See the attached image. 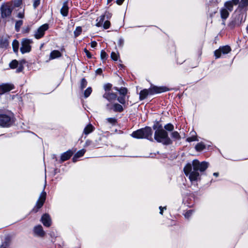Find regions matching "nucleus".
<instances>
[{
  "instance_id": "nucleus-1",
  "label": "nucleus",
  "mask_w": 248,
  "mask_h": 248,
  "mask_svg": "<svg viewBox=\"0 0 248 248\" xmlns=\"http://www.w3.org/2000/svg\"><path fill=\"white\" fill-rule=\"evenodd\" d=\"M208 167V163L205 161L200 162L199 160L195 159L192 163L187 164L184 168V171L185 174L189 177L191 182L197 181L200 178V173L204 171Z\"/></svg>"
},
{
  "instance_id": "nucleus-2",
  "label": "nucleus",
  "mask_w": 248,
  "mask_h": 248,
  "mask_svg": "<svg viewBox=\"0 0 248 248\" xmlns=\"http://www.w3.org/2000/svg\"><path fill=\"white\" fill-rule=\"evenodd\" d=\"M169 89L165 86L157 87L154 86L150 88L149 90L144 89L140 92V99L142 100L146 98L149 94L159 93L169 91Z\"/></svg>"
},
{
  "instance_id": "nucleus-3",
  "label": "nucleus",
  "mask_w": 248,
  "mask_h": 248,
  "mask_svg": "<svg viewBox=\"0 0 248 248\" xmlns=\"http://www.w3.org/2000/svg\"><path fill=\"white\" fill-rule=\"evenodd\" d=\"M154 138L157 142H161L164 145H170L172 143V140L168 136V133L165 130H155Z\"/></svg>"
},
{
  "instance_id": "nucleus-4",
  "label": "nucleus",
  "mask_w": 248,
  "mask_h": 248,
  "mask_svg": "<svg viewBox=\"0 0 248 248\" xmlns=\"http://www.w3.org/2000/svg\"><path fill=\"white\" fill-rule=\"evenodd\" d=\"M152 130L150 127H146L144 128L139 129L133 132L131 136L136 139H152Z\"/></svg>"
},
{
  "instance_id": "nucleus-5",
  "label": "nucleus",
  "mask_w": 248,
  "mask_h": 248,
  "mask_svg": "<svg viewBox=\"0 0 248 248\" xmlns=\"http://www.w3.org/2000/svg\"><path fill=\"white\" fill-rule=\"evenodd\" d=\"M244 14L240 11L238 12L237 10H235L232 15V19L229 23L228 26L231 29H233L235 27L240 26L243 22L246 19V15H245L244 20H243Z\"/></svg>"
},
{
  "instance_id": "nucleus-6",
  "label": "nucleus",
  "mask_w": 248,
  "mask_h": 248,
  "mask_svg": "<svg viewBox=\"0 0 248 248\" xmlns=\"http://www.w3.org/2000/svg\"><path fill=\"white\" fill-rule=\"evenodd\" d=\"M14 9L12 2L3 3L0 8L1 17L2 18L9 17Z\"/></svg>"
},
{
  "instance_id": "nucleus-7",
  "label": "nucleus",
  "mask_w": 248,
  "mask_h": 248,
  "mask_svg": "<svg viewBox=\"0 0 248 248\" xmlns=\"http://www.w3.org/2000/svg\"><path fill=\"white\" fill-rule=\"evenodd\" d=\"M13 115L11 113L0 114V125L2 127L10 126L13 123Z\"/></svg>"
},
{
  "instance_id": "nucleus-8",
  "label": "nucleus",
  "mask_w": 248,
  "mask_h": 248,
  "mask_svg": "<svg viewBox=\"0 0 248 248\" xmlns=\"http://www.w3.org/2000/svg\"><path fill=\"white\" fill-rule=\"evenodd\" d=\"M46 192H45L44 190L41 193L40 197L36 202L35 206L32 209V211L34 212H37L38 211V210L43 206L46 201Z\"/></svg>"
},
{
  "instance_id": "nucleus-9",
  "label": "nucleus",
  "mask_w": 248,
  "mask_h": 248,
  "mask_svg": "<svg viewBox=\"0 0 248 248\" xmlns=\"http://www.w3.org/2000/svg\"><path fill=\"white\" fill-rule=\"evenodd\" d=\"M231 51V48L229 46H220L218 49L214 52L216 59L220 58L222 54L225 55L229 53Z\"/></svg>"
},
{
  "instance_id": "nucleus-10",
  "label": "nucleus",
  "mask_w": 248,
  "mask_h": 248,
  "mask_svg": "<svg viewBox=\"0 0 248 248\" xmlns=\"http://www.w3.org/2000/svg\"><path fill=\"white\" fill-rule=\"evenodd\" d=\"M231 51V48L229 46H220L218 49L214 52L216 59L220 58L222 54L225 55L229 53Z\"/></svg>"
},
{
  "instance_id": "nucleus-11",
  "label": "nucleus",
  "mask_w": 248,
  "mask_h": 248,
  "mask_svg": "<svg viewBox=\"0 0 248 248\" xmlns=\"http://www.w3.org/2000/svg\"><path fill=\"white\" fill-rule=\"evenodd\" d=\"M31 41L27 39H24L22 41V46L20 48V51L22 54L29 52L31 50V46L30 45Z\"/></svg>"
},
{
  "instance_id": "nucleus-12",
  "label": "nucleus",
  "mask_w": 248,
  "mask_h": 248,
  "mask_svg": "<svg viewBox=\"0 0 248 248\" xmlns=\"http://www.w3.org/2000/svg\"><path fill=\"white\" fill-rule=\"evenodd\" d=\"M48 29V25L47 24H45L40 27L35 32L34 36L36 39H40L42 38L45 32Z\"/></svg>"
},
{
  "instance_id": "nucleus-13",
  "label": "nucleus",
  "mask_w": 248,
  "mask_h": 248,
  "mask_svg": "<svg viewBox=\"0 0 248 248\" xmlns=\"http://www.w3.org/2000/svg\"><path fill=\"white\" fill-rule=\"evenodd\" d=\"M239 0H230L224 3V7L229 12H232L233 9V6L236 5L239 3Z\"/></svg>"
},
{
  "instance_id": "nucleus-14",
  "label": "nucleus",
  "mask_w": 248,
  "mask_h": 248,
  "mask_svg": "<svg viewBox=\"0 0 248 248\" xmlns=\"http://www.w3.org/2000/svg\"><path fill=\"white\" fill-rule=\"evenodd\" d=\"M14 88L13 84L5 83L0 85V94H4L5 93L10 91Z\"/></svg>"
},
{
  "instance_id": "nucleus-15",
  "label": "nucleus",
  "mask_w": 248,
  "mask_h": 248,
  "mask_svg": "<svg viewBox=\"0 0 248 248\" xmlns=\"http://www.w3.org/2000/svg\"><path fill=\"white\" fill-rule=\"evenodd\" d=\"M107 108L109 110L113 109L115 112H121L124 110L123 106L118 103H115L112 105H110L109 104H107Z\"/></svg>"
},
{
  "instance_id": "nucleus-16",
  "label": "nucleus",
  "mask_w": 248,
  "mask_h": 248,
  "mask_svg": "<svg viewBox=\"0 0 248 248\" xmlns=\"http://www.w3.org/2000/svg\"><path fill=\"white\" fill-rule=\"evenodd\" d=\"M41 221L43 225L47 227H49L51 224V220L50 216L45 214L41 217Z\"/></svg>"
},
{
  "instance_id": "nucleus-17",
  "label": "nucleus",
  "mask_w": 248,
  "mask_h": 248,
  "mask_svg": "<svg viewBox=\"0 0 248 248\" xmlns=\"http://www.w3.org/2000/svg\"><path fill=\"white\" fill-rule=\"evenodd\" d=\"M74 152L71 150H69L62 154L61 156V162H64L68 160L73 155Z\"/></svg>"
},
{
  "instance_id": "nucleus-18",
  "label": "nucleus",
  "mask_w": 248,
  "mask_h": 248,
  "mask_svg": "<svg viewBox=\"0 0 248 248\" xmlns=\"http://www.w3.org/2000/svg\"><path fill=\"white\" fill-rule=\"evenodd\" d=\"M35 235L39 237H43L45 232L43 229V227L41 225H38L35 226L33 229Z\"/></svg>"
},
{
  "instance_id": "nucleus-19",
  "label": "nucleus",
  "mask_w": 248,
  "mask_h": 248,
  "mask_svg": "<svg viewBox=\"0 0 248 248\" xmlns=\"http://www.w3.org/2000/svg\"><path fill=\"white\" fill-rule=\"evenodd\" d=\"M220 16L222 19L223 21V24H225V20L229 17L230 13L229 11L225 8L224 7H222L220 10Z\"/></svg>"
},
{
  "instance_id": "nucleus-20",
  "label": "nucleus",
  "mask_w": 248,
  "mask_h": 248,
  "mask_svg": "<svg viewBox=\"0 0 248 248\" xmlns=\"http://www.w3.org/2000/svg\"><path fill=\"white\" fill-rule=\"evenodd\" d=\"M103 97L107 99L108 101L114 100L117 98L116 93L112 92H106L103 95Z\"/></svg>"
},
{
  "instance_id": "nucleus-21",
  "label": "nucleus",
  "mask_w": 248,
  "mask_h": 248,
  "mask_svg": "<svg viewBox=\"0 0 248 248\" xmlns=\"http://www.w3.org/2000/svg\"><path fill=\"white\" fill-rule=\"evenodd\" d=\"M69 8L67 5V2H65L63 4V6L61 9V14L64 16H66L68 15Z\"/></svg>"
},
{
  "instance_id": "nucleus-22",
  "label": "nucleus",
  "mask_w": 248,
  "mask_h": 248,
  "mask_svg": "<svg viewBox=\"0 0 248 248\" xmlns=\"http://www.w3.org/2000/svg\"><path fill=\"white\" fill-rule=\"evenodd\" d=\"M9 46L8 38L2 37L0 40V47L6 48Z\"/></svg>"
},
{
  "instance_id": "nucleus-23",
  "label": "nucleus",
  "mask_w": 248,
  "mask_h": 248,
  "mask_svg": "<svg viewBox=\"0 0 248 248\" xmlns=\"http://www.w3.org/2000/svg\"><path fill=\"white\" fill-rule=\"evenodd\" d=\"M94 129V127L92 124H89L84 128L83 133L87 135L93 131Z\"/></svg>"
},
{
  "instance_id": "nucleus-24",
  "label": "nucleus",
  "mask_w": 248,
  "mask_h": 248,
  "mask_svg": "<svg viewBox=\"0 0 248 248\" xmlns=\"http://www.w3.org/2000/svg\"><path fill=\"white\" fill-rule=\"evenodd\" d=\"M86 150L85 149H82L78 151L74 156L73 158V161L76 162L77 161L78 158L82 156L85 154Z\"/></svg>"
},
{
  "instance_id": "nucleus-25",
  "label": "nucleus",
  "mask_w": 248,
  "mask_h": 248,
  "mask_svg": "<svg viewBox=\"0 0 248 248\" xmlns=\"http://www.w3.org/2000/svg\"><path fill=\"white\" fill-rule=\"evenodd\" d=\"M62 56L61 52L57 50L52 51L50 54V59H54L57 58H59Z\"/></svg>"
},
{
  "instance_id": "nucleus-26",
  "label": "nucleus",
  "mask_w": 248,
  "mask_h": 248,
  "mask_svg": "<svg viewBox=\"0 0 248 248\" xmlns=\"http://www.w3.org/2000/svg\"><path fill=\"white\" fill-rule=\"evenodd\" d=\"M238 4V8L243 9L248 6V0H241Z\"/></svg>"
},
{
  "instance_id": "nucleus-27",
  "label": "nucleus",
  "mask_w": 248,
  "mask_h": 248,
  "mask_svg": "<svg viewBox=\"0 0 248 248\" xmlns=\"http://www.w3.org/2000/svg\"><path fill=\"white\" fill-rule=\"evenodd\" d=\"M12 46L15 53H17L19 47V42L16 40H14L12 43Z\"/></svg>"
},
{
  "instance_id": "nucleus-28",
  "label": "nucleus",
  "mask_w": 248,
  "mask_h": 248,
  "mask_svg": "<svg viewBox=\"0 0 248 248\" xmlns=\"http://www.w3.org/2000/svg\"><path fill=\"white\" fill-rule=\"evenodd\" d=\"M171 137L175 140H180L181 136L179 133L177 131H173L171 133Z\"/></svg>"
},
{
  "instance_id": "nucleus-29",
  "label": "nucleus",
  "mask_w": 248,
  "mask_h": 248,
  "mask_svg": "<svg viewBox=\"0 0 248 248\" xmlns=\"http://www.w3.org/2000/svg\"><path fill=\"white\" fill-rule=\"evenodd\" d=\"M205 148V145L202 142L198 143L195 146V149L197 151H201Z\"/></svg>"
},
{
  "instance_id": "nucleus-30",
  "label": "nucleus",
  "mask_w": 248,
  "mask_h": 248,
  "mask_svg": "<svg viewBox=\"0 0 248 248\" xmlns=\"http://www.w3.org/2000/svg\"><path fill=\"white\" fill-rule=\"evenodd\" d=\"M114 89L119 91L120 93L124 96H125L127 93V90L125 88H121L119 89L118 88L115 87Z\"/></svg>"
},
{
  "instance_id": "nucleus-31",
  "label": "nucleus",
  "mask_w": 248,
  "mask_h": 248,
  "mask_svg": "<svg viewBox=\"0 0 248 248\" xmlns=\"http://www.w3.org/2000/svg\"><path fill=\"white\" fill-rule=\"evenodd\" d=\"M23 24V21L22 20H19L16 21L15 24V29L16 31H19L20 30V28L21 26Z\"/></svg>"
},
{
  "instance_id": "nucleus-32",
  "label": "nucleus",
  "mask_w": 248,
  "mask_h": 248,
  "mask_svg": "<svg viewBox=\"0 0 248 248\" xmlns=\"http://www.w3.org/2000/svg\"><path fill=\"white\" fill-rule=\"evenodd\" d=\"M82 32V28L81 27H77L74 31V36L75 37L78 36Z\"/></svg>"
},
{
  "instance_id": "nucleus-33",
  "label": "nucleus",
  "mask_w": 248,
  "mask_h": 248,
  "mask_svg": "<svg viewBox=\"0 0 248 248\" xmlns=\"http://www.w3.org/2000/svg\"><path fill=\"white\" fill-rule=\"evenodd\" d=\"M18 62L16 60H13L9 64V66L12 69H15L18 66Z\"/></svg>"
},
{
  "instance_id": "nucleus-34",
  "label": "nucleus",
  "mask_w": 248,
  "mask_h": 248,
  "mask_svg": "<svg viewBox=\"0 0 248 248\" xmlns=\"http://www.w3.org/2000/svg\"><path fill=\"white\" fill-rule=\"evenodd\" d=\"M164 128L169 131H172L174 129L173 125L171 124H168L164 126Z\"/></svg>"
},
{
  "instance_id": "nucleus-35",
  "label": "nucleus",
  "mask_w": 248,
  "mask_h": 248,
  "mask_svg": "<svg viewBox=\"0 0 248 248\" xmlns=\"http://www.w3.org/2000/svg\"><path fill=\"white\" fill-rule=\"evenodd\" d=\"M92 89L91 87H88L84 93V95L85 98L88 97L90 96L91 93H92Z\"/></svg>"
},
{
  "instance_id": "nucleus-36",
  "label": "nucleus",
  "mask_w": 248,
  "mask_h": 248,
  "mask_svg": "<svg viewBox=\"0 0 248 248\" xmlns=\"http://www.w3.org/2000/svg\"><path fill=\"white\" fill-rule=\"evenodd\" d=\"M87 85V81L85 79V78H83L81 80V83H80V89L81 90H83L84 88H85Z\"/></svg>"
},
{
  "instance_id": "nucleus-37",
  "label": "nucleus",
  "mask_w": 248,
  "mask_h": 248,
  "mask_svg": "<svg viewBox=\"0 0 248 248\" xmlns=\"http://www.w3.org/2000/svg\"><path fill=\"white\" fill-rule=\"evenodd\" d=\"M107 121L112 125H115L117 123V120L115 118H108L106 119Z\"/></svg>"
},
{
  "instance_id": "nucleus-38",
  "label": "nucleus",
  "mask_w": 248,
  "mask_h": 248,
  "mask_svg": "<svg viewBox=\"0 0 248 248\" xmlns=\"http://www.w3.org/2000/svg\"><path fill=\"white\" fill-rule=\"evenodd\" d=\"M198 140L196 136L192 135V136L188 137L186 139V141L188 142H192L193 141H198Z\"/></svg>"
},
{
  "instance_id": "nucleus-39",
  "label": "nucleus",
  "mask_w": 248,
  "mask_h": 248,
  "mask_svg": "<svg viewBox=\"0 0 248 248\" xmlns=\"http://www.w3.org/2000/svg\"><path fill=\"white\" fill-rule=\"evenodd\" d=\"M100 56H101V60H102L103 61L106 60L107 59V54L106 52L104 50H102L101 51Z\"/></svg>"
},
{
  "instance_id": "nucleus-40",
  "label": "nucleus",
  "mask_w": 248,
  "mask_h": 248,
  "mask_svg": "<svg viewBox=\"0 0 248 248\" xmlns=\"http://www.w3.org/2000/svg\"><path fill=\"white\" fill-rule=\"evenodd\" d=\"M41 0H32L33 7L36 9L40 4Z\"/></svg>"
},
{
  "instance_id": "nucleus-41",
  "label": "nucleus",
  "mask_w": 248,
  "mask_h": 248,
  "mask_svg": "<svg viewBox=\"0 0 248 248\" xmlns=\"http://www.w3.org/2000/svg\"><path fill=\"white\" fill-rule=\"evenodd\" d=\"M193 210H189L187 211L185 214V217L186 218H188L193 214Z\"/></svg>"
},
{
  "instance_id": "nucleus-42",
  "label": "nucleus",
  "mask_w": 248,
  "mask_h": 248,
  "mask_svg": "<svg viewBox=\"0 0 248 248\" xmlns=\"http://www.w3.org/2000/svg\"><path fill=\"white\" fill-rule=\"evenodd\" d=\"M117 100L122 104L125 103V96L124 95L122 97H119L117 98Z\"/></svg>"
},
{
  "instance_id": "nucleus-43",
  "label": "nucleus",
  "mask_w": 248,
  "mask_h": 248,
  "mask_svg": "<svg viewBox=\"0 0 248 248\" xmlns=\"http://www.w3.org/2000/svg\"><path fill=\"white\" fill-rule=\"evenodd\" d=\"M14 2L15 7H18L22 4V0H14Z\"/></svg>"
},
{
  "instance_id": "nucleus-44",
  "label": "nucleus",
  "mask_w": 248,
  "mask_h": 248,
  "mask_svg": "<svg viewBox=\"0 0 248 248\" xmlns=\"http://www.w3.org/2000/svg\"><path fill=\"white\" fill-rule=\"evenodd\" d=\"M110 23L109 21L107 20L105 21V22L103 24V27L105 29H108L110 27Z\"/></svg>"
},
{
  "instance_id": "nucleus-45",
  "label": "nucleus",
  "mask_w": 248,
  "mask_h": 248,
  "mask_svg": "<svg viewBox=\"0 0 248 248\" xmlns=\"http://www.w3.org/2000/svg\"><path fill=\"white\" fill-rule=\"evenodd\" d=\"M153 128L154 130H160V129L164 130L163 128V127L161 124H158V125H154L153 126Z\"/></svg>"
},
{
  "instance_id": "nucleus-46",
  "label": "nucleus",
  "mask_w": 248,
  "mask_h": 248,
  "mask_svg": "<svg viewBox=\"0 0 248 248\" xmlns=\"http://www.w3.org/2000/svg\"><path fill=\"white\" fill-rule=\"evenodd\" d=\"M111 58L114 61H117L118 60V55L114 52H112L111 54Z\"/></svg>"
},
{
  "instance_id": "nucleus-47",
  "label": "nucleus",
  "mask_w": 248,
  "mask_h": 248,
  "mask_svg": "<svg viewBox=\"0 0 248 248\" xmlns=\"http://www.w3.org/2000/svg\"><path fill=\"white\" fill-rule=\"evenodd\" d=\"M111 84L108 83L104 85V89L106 91H109L111 88Z\"/></svg>"
},
{
  "instance_id": "nucleus-48",
  "label": "nucleus",
  "mask_w": 248,
  "mask_h": 248,
  "mask_svg": "<svg viewBox=\"0 0 248 248\" xmlns=\"http://www.w3.org/2000/svg\"><path fill=\"white\" fill-rule=\"evenodd\" d=\"M118 44L119 46L122 47L124 44V40L123 38L119 39Z\"/></svg>"
},
{
  "instance_id": "nucleus-49",
  "label": "nucleus",
  "mask_w": 248,
  "mask_h": 248,
  "mask_svg": "<svg viewBox=\"0 0 248 248\" xmlns=\"http://www.w3.org/2000/svg\"><path fill=\"white\" fill-rule=\"evenodd\" d=\"M84 52L85 53H86V55H87V57L88 58H92V55L90 53V52L86 48L84 49Z\"/></svg>"
},
{
  "instance_id": "nucleus-50",
  "label": "nucleus",
  "mask_w": 248,
  "mask_h": 248,
  "mask_svg": "<svg viewBox=\"0 0 248 248\" xmlns=\"http://www.w3.org/2000/svg\"><path fill=\"white\" fill-rule=\"evenodd\" d=\"M17 16L18 17V18H23L24 17V12H19L17 14Z\"/></svg>"
},
{
  "instance_id": "nucleus-51",
  "label": "nucleus",
  "mask_w": 248,
  "mask_h": 248,
  "mask_svg": "<svg viewBox=\"0 0 248 248\" xmlns=\"http://www.w3.org/2000/svg\"><path fill=\"white\" fill-rule=\"evenodd\" d=\"M23 69V66L22 65H20L18 67V68L16 70V72L18 73L22 71Z\"/></svg>"
},
{
  "instance_id": "nucleus-52",
  "label": "nucleus",
  "mask_w": 248,
  "mask_h": 248,
  "mask_svg": "<svg viewBox=\"0 0 248 248\" xmlns=\"http://www.w3.org/2000/svg\"><path fill=\"white\" fill-rule=\"evenodd\" d=\"M97 46V43L95 41H92L91 43V46L92 47L94 48Z\"/></svg>"
},
{
  "instance_id": "nucleus-53",
  "label": "nucleus",
  "mask_w": 248,
  "mask_h": 248,
  "mask_svg": "<svg viewBox=\"0 0 248 248\" xmlns=\"http://www.w3.org/2000/svg\"><path fill=\"white\" fill-rule=\"evenodd\" d=\"M104 19H105V16L104 15L101 16L99 18V21L103 23Z\"/></svg>"
},
{
  "instance_id": "nucleus-54",
  "label": "nucleus",
  "mask_w": 248,
  "mask_h": 248,
  "mask_svg": "<svg viewBox=\"0 0 248 248\" xmlns=\"http://www.w3.org/2000/svg\"><path fill=\"white\" fill-rule=\"evenodd\" d=\"M97 74L101 75L102 73V70L101 68H98L96 71Z\"/></svg>"
},
{
  "instance_id": "nucleus-55",
  "label": "nucleus",
  "mask_w": 248,
  "mask_h": 248,
  "mask_svg": "<svg viewBox=\"0 0 248 248\" xmlns=\"http://www.w3.org/2000/svg\"><path fill=\"white\" fill-rule=\"evenodd\" d=\"M124 0H116V3L118 5H121L124 1Z\"/></svg>"
},
{
  "instance_id": "nucleus-56",
  "label": "nucleus",
  "mask_w": 248,
  "mask_h": 248,
  "mask_svg": "<svg viewBox=\"0 0 248 248\" xmlns=\"http://www.w3.org/2000/svg\"><path fill=\"white\" fill-rule=\"evenodd\" d=\"M105 16H107V18H109V17H110L111 15H110V14L108 12H106L105 14Z\"/></svg>"
},
{
  "instance_id": "nucleus-57",
  "label": "nucleus",
  "mask_w": 248,
  "mask_h": 248,
  "mask_svg": "<svg viewBox=\"0 0 248 248\" xmlns=\"http://www.w3.org/2000/svg\"><path fill=\"white\" fill-rule=\"evenodd\" d=\"M103 24V23L101 22H100V21H98L97 23H96V26L97 27H100L102 26V25Z\"/></svg>"
},
{
  "instance_id": "nucleus-58",
  "label": "nucleus",
  "mask_w": 248,
  "mask_h": 248,
  "mask_svg": "<svg viewBox=\"0 0 248 248\" xmlns=\"http://www.w3.org/2000/svg\"><path fill=\"white\" fill-rule=\"evenodd\" d=\"M159 209H160V214L162 215L163 214V208L162 206H160L159 207Z\"/></svg>"
},
{
  "instance_id": "nucleus-59",
  "label": "nucleus",
  "mask_w": 248,
  "mask_h": 248,
  "mask_svg": "<svg viewBox=\"0 0 248 248\" xmlns=\"http://www.w3.org/2000/svg\"><path fill=\"white\" fill-rule=\"evenodd\" d=\"M213 175L216 177L218 176V173L217 172H215L214 173Z\"/></svg>"
},
{
  "instance_id": "nucleus-60",
  "label": "nucleus",
  "mask_w": 248,
  "mask_h": 248,
  "mask_svg": "<svg viewBox=\"0 0 248 248\" xmlns=\"http://www.w3.org/2000/svg\"><path fill=\"white\" fill-rule=\"evenodd\" d=\"M0 248H6V246L3 244L0 246Z\"/></svg>"
},
{
  "instance_id": "nucleus-61",
  "label": "nucleus",
  "mask_w": 248,
  "mask_h": 248,
  "mask_svg": "<svg viewBox=\"0 0 248 248\" xmlns=\"http://www.w3.org/2000/svg\"><path fill=\"white\" fill-rule=\"evenodd\" d=\"M113 0H108V2L109 3V2H110L111 1H112Z\"/></svg>"
},
{
  "instance_id": "nucleus-62",
  "label": "nucleus",
  "mask_w": 248,
  "mask_h": 248,
  "mask_svg": "<svg viewBox=\"0 0 248 248\" xmlns=\"http://www.w3.org/2000/svg\"><path fill=\"white\" fill-rule=\"evenodd\" d=\"M246 30L247 31V32H248V25L247 26V27L246 28Z\"/></svg>"
},
{
  "instance_id": "nucleus-63",
  "label": "nucleus",
  "mask_w": 248,
  "mask_h": 248,
  "mask_svg": "<svg viewBox=\"0 0 248 248\" xmlns=\"http://www.w3.org/2000/svg\"><path fill=\"white\" fill-rule=\"evenodd\" d=\"M163 208H164L165 209H166V207H164Z\"/></svg>"
}]
</instances>
